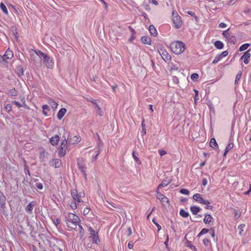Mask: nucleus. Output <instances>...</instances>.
Returning <instances> with one entry per match:
<instances>
[{
  "instance_id": "1",
  "label": "nucleus",
  "mask_w": 251,
  "mask_h": 251,
  "mask_svg": "<svg viewBox=\"0 0 251 251\" xmlns=\"http://www.w3.org/2000/svg\"><path fill=\"white\" fill-rule=\"evenodd\" d=\"M67 226L71 229H75L77 226L80 223V218L74 213H69L65 216Z\"/></svg>"
},
{
  "instance_id": "2",
  "label": "nucleus",
  "mask_w": 251,
  "mask_h": 251,
  "mask_svg": "<svg viewBox=\"0 0 251 251\" xmlns=\"http://www.w3.org/2000/svg\"><path fill=\"white\" fill-rule=\"evenodd\" d=\"M171 50L176 54L182 53L185 50V45L182 41H175L170 44Z\"/></svg>"
},
{
  "instance_id": "3",
  "label": "nucleus",
  "mask_w": 251,
  "mask_h": 251,
  "mask_svg": "<svg viewBox=\"0 0 251 251\" xmlns=\"http://www.w3.org/2000/svg\"><path fill=\"white\" fill-rule=\"evenodd\" d=\"M71 196L74 201H77L79 203L82 202L80 198L84 196V193L83 192H80L78 194L76 189H73L71 191Z\"/></svg>"
},
{
  "instance_id": "4",
  "label": "nucleus",
  "mask_w": 251,
  "mask_h": 251,
  "mask_svg": "<svg viewBox=\"0 0 251 251\" xmlns=\"http://www.w3.org/2000/svg\"><path fill=\"white\" fill-rule=\"evenodd\" d=\"M67 140L66 139V138H65L59 148L58 155L59 156L63 157L65 155L66 153V149L67 148Z\"/></svg>"
},
{
  "instance_id": "5",
  "label": "nucleus",
  "mask_w": 251,
  "mask_h": 251,
  "mask_svg": "<svg viewBox=\"0 0 251 251\" xmlns=\"http://www.w3.org/2000/svg\"><path fill=\"white\" fill-rule=\"evenodd\" d=\"M193 199L196 201L200 203L201 204L208 205L210 203V202L206 200H204L201 196V195L199 193L195 194L193 196Z\"/></svg>"
},
{
  "instance_id": "6",
  "label": "nucleus",
  "mask_w": 251,
  "mask_h": 251,
  "mask_svg": "<svg viewBox=\"0 0 251 251\" xmlns=\"http://www.w3.org/2000/svg\"><path fill=\"white\" fill-rule=\"evenodd\" d=\"M175 12L174 11L173 12V22L174 24L175 25V27L176 28H179L181 25V17L178 16L177 13H176V15H175Z\"/></svg>"
},
{
  "instance_id": "7",
  "label": "nucleus",
  "mask_w": 251,
  "mask_h": 251,
  "mask_svg": "<svg viewBox=\"0 0 251 251\" xmlns=\"http://www.w3.org/2000/svg\"><path fill=\"white\" fill-rule=\"evenodd\" d=\"M77 166L79 170L83 174V175L86 176V173L85 169H86L85 165V161L83 158H80L77 159Z\"/></svg>"
},
{
  "instance_id": "8",
  "label": "nucleus",
  "mask_w": 251,
  "mask_h": 251,
  "mask_svg": "<svg viewBox=\"0 0 251 251\" xmlns=\"http://www.w3.org/2000/svg\"><path fill=\"white\" fill-rule=\"evenodd\" d=\"M43 59L46 66L49 68H52L54 65L52 58L47 54Z\"/></svg>"
},
{
  "instance_id": "9",
  "label": "nucleus",
  "mask_w": 251,
  "mask_h": 251,
  "mask_svg": "<svg viewBox=\"0 0 251 251\" xmlns=\"http://www.w3.org/2000/svg\"><path fill=\"white\" fill-rule=\"evenodd\" d=\"M228 51L226 50L224 51L221 54L217 55L213 60L212 63L216 64L222 58L228 55Z\"/></svg>"
},
{
  "instance_id": "10",
  "label": "nucleus",
  "mask_w": 251,
  "mask_h": 251,
  "mask_svg": "<svg viewBox=\"0 0 251 251\" xmlns=\"http://www.w3.org/2000/svg\"><path fill=\"white\" fill-rule=\"evenodd\" d=\"M250 51L251 50H249L246 51L240 58L241 59H244V62L246 64H247L249 63L251 57Z\"/></svg>"
},
{
  "instance_id": "11",
  "label": "nucleus",
  "mask_w": 251,
  "mask_h": 251,
  "mask_svg": "<svg viewBox=\"0 0 251 251\" xmlns=\"http://www.w3.org/2000/svg\"><path fill=\"white\" fill-rule=\"evenodd\" d=\"M59 140V137L57 135H55L54 136L52 137L50 139V141L51 144L53 146L56 145Z\"/></svg>"
},
{
  "instance_id": "12",
  "label": "nucleus",
  "mask_w": 251,
  "mask_h": 251,
  "mask_svg": "<svg viewBox=\"0 0 251 251\" xmlns=\"http://www.w3.org/2000/svg\"><path fill=\"white\" fill-rule=\"evenodd\" d=\"M67 110L65 108H62L58 111L57 117L58 120H61L66 113Z\"/></svg>"
},
{
  "instance_id": "13",
  "label": "nucleus",
  "mask_w": 251,
  "mask_h": 251,
  "mask_svg": "<svg viewBox=\"0 0 251 251\" xmlns=\"http://www.w3.org/2000/svg\"><path fill=\"white\" fill-rule=\"evenodd\" d=\"M6 198L3 194L0 191V207L3 208L5 204Z\"/></svg>"
},
{
  "instance_id": "14",
  "label": "nucleus",
  "mask_w": 251,
  "mask_h": 251,
  "mask_svg": "<svg viewBox=\"0 0 251 251\" xmlns=\"http://www.w3.org/2000/svg\"><path fill=\"white\" fill-rule=\"evenodd\" d=\"M190 209L193 215H197L201 210L200 207L197 206H191Z\"/></svg>"
},
{
  "instance_id": "15",
  "label": "nucleus",
  "mask_w": 251,
  "mask_h": 251,
  "mask_svg": "<svg viewBox=\"0 0 251 251\" xmlns=\"http://www.w3.org/2000/svg\"><path fill=\"white\" fill-rule=\"evenodd\" d=\"M157 198L160 200L161 201L165 202L166 201L167 202H169V200L166 197L162 194L159 192H157Z\"/></svg>"
},
{
  "instance_id": "16",
  "label": "nucleus",
  "mask_w": 251,
  "mask_h": 251,
  "mask_svg": "<svg viewBox=\"0 0 251 251\" xmlns=\"http://www.w3.org/2000/svg\"><path fill=\"white\" fill-rule=\"evenodd\" d=\"M51 162L53 164H51V166L55 168H59L61 165V161L59 159H52Z\"/></svg>"
},
{
  "instance_id": "17",
  "label": "nucleus",
  "mask_w": 251,
  "mask_h": 251,
  "mask_svg": "<svg viewBox=\"0 0 251 251\" xmlns=\"http://www.w3.org/2000/svg\"><path fill=\"white\" fill-rule=\"evenodd\" d=\"M142 42L144 44L151 45V38L147 36H144L141 38Z\"/></svg>"
},
{
  "instance_id": "18",
  "label": "nucleus",
  "mask_w": 251,
  "mask_h": 251,
  "mask_svg": "<svg viewBox=\"0 0 251 251\" xmlns=\"http://www.w3.org/2000/svg\"><path fill=\"white\" fill-rule=\"evenodd\" d=\"M213 219V218L210 215L206 214L203 219V222L206 224H209Z\"/></svg>"
},
{
  "instance_id": "19",
  "label": "nucleus",
  "mask_w": 251,
  "mask_h": 251,
  "mask_svg": "<svg viewBox=\"0 0 251 251\" xmlns=\"http://www.w3.org/2000/svg\"><path fill=\"white\" fill-rule=\"evenodd\" d=\"M149 31L151 34L153 36H156L157 35V32L155 28V27L153 25H150L149 26Z\"/></svg>"
},
{
  "instance_id": "20",
  "label": "nucleus",
  "mask_w": 251,
  "mask_h": 251,
  "mask_svg": "<svg viewBox=\"0 0 251 251\" xmlns=\"http://www.w3.org/2000/svg\"><path fill=\"white\" fill-rule=\"evenodd\" d=\"M77 226L79 228V236L80 239H82L84 236V229L79 224Z\"/></svg>"
},
{
  "instance_id": "21",
  "label": "nucleus",
  "mask_w": 251,
  "mask_h": 251,
  "mask_svg": "<svg viewBox=\"0 0 251 251\" xmlns=\"http://www.w3.org/2000/svg\"><path fill=\"white\" fill-rule=\"evenodd\" d=\"M34 206V203L33 201L30 202L25 208L27 212H29L30 213H32L33 208Z\"/></svg>"
},
{
  "instance_id": "22",
  "label": "nucleus",
  "mask_w": 251,
  "mask_h": 251,
  "mask_svg": "<svg viewBox=\"0 0 251 251\" xmlns=\"http://www.w3.org/2000/svg\"><path fill=\"white\" fill-rule=\"evenodd\" d=\"M4 56H7L8 59H11L13 57V53L12 51L8 49L4 54Z\"/></svg>"
},
{
  "instance_id": "23",
  "label": "nucleus",
  "mask_w": 251,
  "mask_h": 251,
  "mask_svg": "<svg viewBox=\"0 0 251 251\" xmlns=\"http://www.w3.org/2000/svg\"><path fill=\"white\" fill-rule=\"evenodd\" d=\"M214 46L218 49H222L224 48V44L220 41H216L214 43Z\"/></svg>"
},
{
  "instance_id": "24",
  "label": "nucleus",
  "mask_w": 251,
  "mask_h": 251,
  "mask_svg": "<svg viewBox=\"0 0 251 251\" xmlns=\"http://www.w3.org/2000/svg\"><path fill=\"white\" fill-rule=\"evenodd\" d=\"M49 103L52 109H55L57 108L58 104L53 100H49Z\"/></svg>"
},
{
  "instance_id": "25",
  "label": "nucleus",
  "mask_w": 251,
  "mask_h": 251,
  "mask_svg": "<svg viewBox=\"0 0 251 251\" xmlns=\"http://www.w3.org/2000/svg\"><path fill=\"white\" fill-rule=\"evenodd\" d=\"M209 145L213 148H216L218 147V144L215 138H213L210 140Z\"/></svg>"
},
{
  "instance_id": "26",
  "label": "nucleus",
  "mask_w": 251,
  "mask_h": 251,
  "mask_svg": "<svg viewBox=\"0 0 251 251\" xmlns=\"http://www.w3.org/2000/svg\"><path fill=\"white\" fill-rule=\"evenodd\" d=\"M233 146H234L233 143H229L226 148V150H225V152L224 154V156H226V154H227V153L228 152V151L229 150H230L231 149H232Z\"/></svg>"
},
{
  "instance_id": "27",
  "label": "nucleus",
  "mask_w": 251,
  "mask_h": 251,
  "mask_svg": "<svg viewBox=\"0 0 251 251\" xmlns=\"http://www.w3.org/2000/svg\"><path fill=\"white\" fill-rule=\"evenodd\" d=\"M180 215L183 218H187L189 216V214L188 212L185 211L183 209H181L179 211Z\"/></svg>"
},
{
  "instance_id": "28",
  "label": "nucleus",
  "mask_w": 251,
  "mask_h": 251,
  "mask_svg": "<svg viewBox=\"0 0 251 251\" xmlns=\"http://www.w3.org/2000/svg\"><path fill=\"white\" fill-rule=\"evenodd\" d=\"M42 108H43V114L45 116H47L48 115V111H49V110H50L49 106L47 104H45L42 106Z\"/></svg>"
},
{
  "instance_id": "29",
  "label": "nucleus",
  "mask_w": 251,
  "mask_h": 251,
  "mask_svg": "<svg viewBox=\"0 0 251 251\" xmlns=\"http://www.w3.org/2000/svg\"><path fill=\"white\" fill-rule=\"evenodd\" d=\"M137 155H138V153L135 152V151H133V152H132V157H133V158H134V160L136 161V162L138 164H140L141 163L140 160L137 157Z\"/></svg>"
},
{
  "instance_id": "30",
  "label": "nucleus",
  "mask_w": 251,
  "mask_h": 251,
  "mask_svg": "<svg viewBox=\"0 0 251 251\" xmlns=\"http://www.w3.org/2000/svg\"><path fill=\"white\" fill-rule=\"evenodd\" d=\"M88 230L90 232L91 236H95V238L98 237V232H96L91 227H89Z\"/></svg>"
},
{
  "instance_id": "31",
  "label": "nucleus",
  "mask_w": 251,
  "mask_h": 251,
  "mask_svg": "<svg viewBox=\"0 0 251 251\" xmlns=\"http://www.w3.org/2000/svg\"><path fill=\"white\" fill-rule=\"evenodd\" d=\"M227 41L231 44H234L236 41V38L234 36L230 35L229 37L227 39Z\"/></svg>"
},
{
  "instance_id": "32",
  "label": "nucleus",
  "mask_w": 251,
  "mask_h": 251,
  "mask_svg": "<svg viewBox=\"0 0 251 251\" xmlns=\"http://www.w3.org/2000/svg\"><path fill=\"white\" fill-rule=\"evenodd\" d=\"M0 8L4 14H5L6 15L8 14V12L7 11V8H6V6L3 3H1L0 4Z\"/></svg>"
},
{
  "instance_id": "33",
  "label": "nucleus",
  "mask_w": 251,
  "mask_h": 251,
  "mask_svg": "<svg viewBox=\"0 0 251 251\" xmlns=\"http://www.w3.org/2000/svg\"><path fill=\"white\" fill-rule=\"evenodd\" d=\"M0 63L2 66H5L7 64V62L4 56L0 55Z\"/></svg>"
},
{
  "instance_id": "34",
  "label": "nucleus",
  "mask_w": 251,
  "mask_h": 251,
  "mask_svg": "<svg viewBox=\"0 0 251 251\" xmlns=\"http://www.w3.org/2000/svg\"><path fill=\"white\" fill-rule=\"evenodd\" d=\"M203 243L205 246L207 247H211V244L210 240L208 238H204L203 239Z\"/></svg>"
},
{
  "instance_id": "35",
  "label": "nucleus",
  "mask_w": 251,
  "mask_h": 251,
  "mask_svg": "<svg viewBox=\"0 0 251 251\" xmlns=\"http://www.w3.org/2000/svg\"><path fill=\"white\" fill-rule=\"evenodd\" d=\"M78 204L77 201H74L71 202L69 204L72 209H75L77 207Z\"/></svg>"
},
{
  "instance_id": "36",
  "label": "nucleus",
  "mask_w": 251,
  "mask_h": 251,
  "mask_svg": "<svg viewBox=\"0 0 251 251\" xmlns=\"http://www.w3.org/2000/svg\"><path fill=\"white\" fill-rule=\"evenodd\" d=\"M250 46V44L248 43L244 44L240 46L239 48V50L240 51H244L248 49V48Z\"/></svg>"
},
{
  "instance_id": "37",
  "label": "nucleus",
  "mask_w": 251,
  "mask_h": 251,
  "mask_svg": "<svg viewBox=\"0 0 251 251\" xmlns=\"http://www.w3.org/2000/svg\"><path fill=\"white\" fill-rule=\"evenodd\" d=\"M162 58L163 59H166V60H170L171 59V56L167 53L166 51H163L162 53Z\"/></svg>"
},
{
  "instance_id": "38",
  "label": "nucleus",
  "mask_w": 251,
  "mask_h": 251,
  "mask_svg": "<svg viewBox=\"0 0 251 251\" xmlns=\"http://www.w3.org/2000/svg\"><path fill=\"white\" fill-rule=\"evenodd\" d=\"M47 155L46 152L44 151H42L40 153V159L41 162H44L45 161V158L46 157V156Z\"/></svg>"
},
{
  "instance_id": "39",
  "label": "nucleus",
  "mask_w": 251,
  "mask_h": 251,
  "mask_svg": "<svg viewBox=\"0 0 251 251\" xmlns=\"http://www.w3.org/2000/svg\"><path fill=\"white\" fill-rule=\"evenodd\" d=\"M170 183V181L167 180H163L159 185V188H162L167 186Z\"/></svg>"
},
{
  "instance_id": "40",
  "label": "nucleus",
  "mask_w": 251,
  "mask_h": 251,
  "mask_svg": "<svg viewBox=\"0 0 251 251\" xmlns=\"http://www.w3.org/2000/svg\"><path fill=\"white\" fill-rule=\"evenodd\" d=\"M242 75V72H239L236 75L235 80V84H237L238 81L240 80Z\"/></svg>"
},
{
  "instance_id": "41",
  "label": "nucleus",
  "mask_w": 251,
  "mask_h": 251,
  "mask_svg": "<svg viewBox=\"0 0 251 251\" xmlns=\"http://www.w3.org/2000/svg\"><path fill=\"white\" fill-rule=\"evenodd\" d=\"M34 51L37 56H39L42 57L43 58H44V57L47 55L46 54L44 53L41 50H38V51L35 50Z\"/></svg>"
},
{
  "instance_id": "42",
  "label": "nucleus",
  "mask_w": 251,
  "mask_h": 251,
  "mask_svg": "<svg viewBox=\"0 0 251 251\" xmlns=\"http://www.w3.org/2000/svg\"><path fill=\"white\" fill-rule=\"evenodd\" d=\"M229 30V28L227 29V30H225L223 31L222 34L223 35V36L226 38V39L229 37V36H230V35L229 34V32H228V31Z\"/></svg>"
},
{
  "instance_id": "43",
  "label": "nucleus",
  "mask_w": 251,
  "mask_h": 251,
  "mask_svg": "<svg viewBox=\"0 0 251 251\" xmlns=\"http://www.w3.org/2000/svg\"><path fill=\"white\" fill-rule=\"evenodd\" d=\"M245 226L244 224H241L238 226V228L239 229V233L240 235H243L242 232L243 231V228Z\"/></svg>"
},
{
  "instance_id": "44",
  "label": "nucleus",
  "mask_w": 251,
  "mask_h": 251,
  "mask_svg": "<svg viewBox=\"0 0 251 251\" xmlns=\"http://www.w3.org/2000/svg\"><path fill=\"white\" fill-rule=\"evenodd\" d=\"M9 94L12 96H17V92L15 89H11L9 91Z\"/></svg>"
},
{
  "instance_id": "45",
  "label": "nucleus",
  "mask_w": 251,
  "mask_h": 251,
  "mask_svg": "<svg viewBox=\"0 0 251 251\" xmlns=\"http://www.w3.org/2000/svg\"><path fill=\"white\" fill-rule=\"evenodd\" d=\"M152 222L155 225L158 229V231H159L161 229V226L160 225H159L155 221L154 219H152Z\"/></svg>"
},
{
  "instance_id": "46",
  "label": "nucleus",
  "mask_w": 251,
  "mask_h": 251,
  "mask_svg": "<svg viewBox=\"0 0 251 251\" xmlns=\"http://www.w3.org/2000/svg\"><path fill=\"white\" fill-rule=\"evenodd\" d=\"M199 77V75L196 73H193L191 76V78L193 80H196Z\"/></svg>"
},
{
  "instance_id": "47",
  "label": "nucleus",
  "mask_w": 251,
  "mask_h": 251,
  "mask_svg": "<svg viewBox=\"0 0 251 251\" xmlns=\"http://www.w3.org/2000/svg\"><path fill=\"white\" fill-rule=\"evenodd\" d=\"M180 193L184 195H188L189 194V191L187 189H181L180 190Z\"/></svg>"
},
{
  "instance_id": "48",
  "label": "nucleus",
  "mask_w": 251,
  "mask_h": 251,
  "mask_svg": "<svg viewBox=\"0 0 251 251\" xmlns=\"http://www.w3.org/2000/svg\"><path fill=\"white\" fill-rule=\"evenodd\" d=\"M73 138H74V141L72 142V144H73L76 143H78L80 141L79 137H78L76 136H75Z\"/></svg>"
},
{
  "instance_id": "49",
  "label": "nucleus",
  "mask_w": 251,
  "mask_h": 251,
  "mask_svg": "<svg viewBox=\"0 0 251 251\" xmlns=\"http://www.w3.org/2000/svg\"><path fill=\"white\" fill-rule=\"evenodd\" d=\"M36 187L40 189V190H42L43 189V184L42 183H40V182H37L36 183Z\"/></svg>"
},
{
  "instance_id": "50",
  "label": "nucleus",
  "mask_w": 251,
  "mask_h": 251,
  "mask_svg": "<svg viewBox=\"0 0 251 251\" xmlns=\"http://www.w3.org/2000/svg\"><path fill=\"white\" fill-rule=\"evenodd\" d=\"M194 92L195 93V96L194 99H195V102H196L197 100H199V99L198 98L199 91L196 90H194Z\"/></svg>"
},
{
  "instance_id": "51",
  "label": "nucleus",
  "mask_w": 251,
  "mask_h": 251,
  "mask_svg": "<svg viewBox=\"0 0 251 251\" xmlns=\"http://www.w3.org/2000/svg\"><path fill=\"white\" fill-rule=\"evenodd\" d=\"M210 229H207V228H203L201 229V230L200 231V234H204L208 232L209 230Z\"/></svg>"
},
{
  "instance_id": "52",
  "label": "nucleus",
  "mask_w": 251,
  "mask_h": 251,
  "mask_svg": "<svg viewBox=\"0 0 251 251\" xmlns=\"http://www.w3.org/2000/svg\"><path fill=\"white\" fill-rule=\"evenodd\" d=\"M210 230L211 231V237L214 239H215V229H214V228H210Z\"/></svg>"
},
{
  "instance_id": "53",
  "label": "nucleus",
  "mask_w": 251,
  "mask_h": 251,
  "mask_svg": "<svg viewBox=\"0 0 251 251\" xmlns=\"http://www.w3.org/2000/svg\"><path fill=\"white\" fill-rule=\"evenodd\" d=\"M53 224L55 225L56 226L60 223V220L58 218L54 219L53 220Z\"/></svg>"
},
{
  "instance_id": "54",
  "label": "nucleus",
  "mask_w": 251,
  "mask_h": 251,
  "mask_svg": "<svg viewBox=\"0 0 251 251\" xmlns=\"http://www.w3.org/2000/svg\"><path fill=\"white\" fill-rule=\"evenodd\" d=\"M5 108L7 111H10L12 109V106L10 104H7L6 105Z\"/></svg>"
},
{
  "instance_id": "55",
  "label": "nucleus",
  "mask_w": 251,
  "mask_h": 251,
  "mask_svg": "<svg viewBox=\"0 0 251 251\" xmlns=\"http://www.w3.org/2000/svg\"><path fill=\"white\" fill-rule=\"evenodd\" d=\"M158 152L161 156H163L166 154V151L162 150H158Z\"/></svg>"
},
{
  "instance_id": "56",
  "label": "nucleus",
  "mask_w": 251,
  "mask_h": 251,
  "mask_svg": "<svg viewBox=\"0 0 251 251\" xmlns=\"http://www.w3.org/2000/svg\"><path fill=\"white\" fill-rule=\"evenodd\" d=\"M12 103L15 104L18 107H21L22 106V104L18 101H13Z\"/></svg>"
},
{
  "instance_id": "57",
  "label": "nucleus",
  "mask_w": 251,
  "mask_h": 251,
  "mask_svg": "<svg viewBox=\"0 0 251 251\" xmlns=\"http://www.w3.org/2000/svg\"><path fill=\"white\" fill-rule=\"evenodd\" d=\"M96 108H97V113L100 116H102L101 113V109L98 104H96Z\"/></svg>"
},
{
  "instance_id": "58",
  "label": "nucleus",
  "mask_w": 251,
  "mask_h": 251,
  "mask_svg": "<svg viewBox=\"0 0 251 251\" xmlns=\"http://www.w3.org/2000/svg\"><path fill=\"white\" fill-rule=\"evenodd\" d=\"M89 211H90V209L88 207H86L83 210V214L84 215H86L89 212Z\"/></svg>"
},
{
  "instance_id": "59",
  "label": "nucleus",
  "mask_w": 251,
  "mask_h": 251,
  "mask_svg": "<svg viewBox=\"0 0 251 251\" xmlns=\"http://www.w3.org/2000/svg\"><path fill=\"white\" fill-rule=\"evenodd\" d=\"M127 235L128 236H130L132 234V231H131V228L130 227H129L128 228H127Z\"/></svg>"
},
{
  "instance_id": "60",
  "label": "nucleus",
  "mask_w": 251,
  "mask_h": 251,
  "mask_svg": "<svg viewBox=\"0 0 251 251\" xmlns=\"http://www.w3.org/2000/svg\"><path fill=\"white\" fill-rule=\"evenodd\" d=\"M226 25L224 23H221L219 24V26L220 28H225L226 27Z\"/></svg>"
},
{
  "instance_id": "61",
  "label": "nucleus",
  "mask_w": 251,
  "mask_h": 251,
  "mask_svg": "<svg viewBox=\"0 0 251 251\" xmlns=\"http://www.w3.org/2000/svg\"><path fill=\"white\" fill-rule=\"evenodd\" d=\"M234 216L236 218H239L240 216V213L238 211H234Z\"/></svg>"
},
{
  "instance_id": "62",
  "label": "nucleus",
  "mask_w": 251,
  "mask_h": 251,
  "mask_svg": "<svg viewBox=\"0 0 251 251\" xmlns=\"http://www.w3.org/2000/svg\"><path fill=\"white\" fill-rule=\"evenodd\" d=\"M202 184L203 186H205L207 185V180L206 178H203L202 179Z\"/></svg>"
},
{
  "instance_id": "63",
  "label": "nucleus",
  "mask_w": 251,
  "mask_h": 251,
  "mask_svg": "<svg viewBox=\"0 0 251 251\" xmlns=\"http://www.w3.org/2000/svg\"><path fill=\"white\" fill-rule=\"evenodd\" d=\"M128 247L130 249H132L133 248V244L131 242H129L128 244Z\"/></svg>"
},
{
  "instance_id": "64",
  "label": "nucleus",
  "mask_w": 251,
  "mask_h": 251,
  "mask_svg": "<svg viewBox=\"0 0 251 251\" xmlns=\"http://www.w3.org/2000/svg\"><path fill=\"white\" fill-rule=\"evenodd\" d=\"M236 1V0H231L229 1L228 4L229 5H233L234 4Z\"/></svg>"
}]
</instances>
